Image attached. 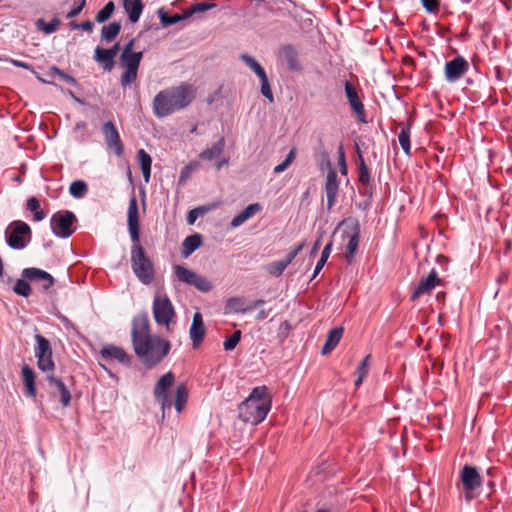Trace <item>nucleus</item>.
<instances>
[{
    "instance_id": "obj_1",
    "label": "nucleus",
    "mask_w": 512,
    "mask_h": 512,
    "mask_svg": "<svg viewBox=\"0 0 512 512\" xmlns=\"http://www.w3.org/2000/svg\"><path fill=\"white\" fill-rule=\"evenodd\" d=\"M131 339L135 354L148 369L160 364L171 349L168 340L150 334L149 318L145 313L133 318Z\"/></svg>"
},
{
    "instance_id": "obj_2",
    "label": "nucleus",
    "mask_w": 512,
    "mask_h": 512,
    "mask_svg": "<svg viewBox=\"0 0 512 512\" xmlns=\"http://www.w3.org/2000/svg\"><path fill=\"white\" fill-rule=\"evenodd\" d=\"M194 98L195 89L187 83L161 90L153 99V113L157 118H164L186 108Z\"/></svg>"
},
{
    "instance_id": "obj_3",
    "label": "nucleus",
    "mask_w": 512,
    "mask_h": 512,
    "mask_svg": "<svg viewBox=\"0 0 512 512\" xmlns=\"http://www.w3.org/2000/svg\"><path fill=\"white\" fill-rule=\"evenodd\" d=\"M272 399L266 386L255 387L249 396L239 404V418L253 425L261 423L271 409Z\"/></svg>"
},
{
    "instance_id": "obj_4",
    "label": "nucleus",
    "mask_w": 512,
    "mask_h": 512,
    "mask_svg": "<svg viewBox=\"0 0 512 512\" xmlns=\"http://www.w3.org/2000/svg\"><path fill=\"white\" fill-rule=\"evenodd\" d=\"M131 266L137 279L144 285L152 283L155 277L153 262L146 256L144 248L139 242L131 248Z\"/></svg>"
},
{
    "instance_id": "obj_5",
    "label": "nucleus",
    "mask_w": 512,
    "mask_h": 512,
    "mask_svg": "<svg viewBox=\"0 0 512 512\" xmlns=\"http://www.w3.org/2000/svg\"><path fill=\"white\" fill-rule=\"evenodd\" d=\"M6 244L14 250H22L27 247L32 238L30 226L22 220L12 221L4 232Z\"/></svg>"
},
{
    "instance_id": "obj_6",
    "label": "nucleus",
    "mask_w": 512,
    "mask_h": 512,
    "mask_svg": "<svg viewBox=\"0 0 512 512\" xmlns=\"http://www.w3.org/2000/svg\"><path fill=\"white\" fill-rule=\"evenodd\" d=\"M76 222V216L68 210L54 213L50 219V226L53 234L59 238H68L73 232V225Z\"/></svg>"
},
{
    "instance_id": "obj_7",
    "label": "nucleus",
    "mask_w": 512,
    "mask_h": 512,
    "mask_svg": "<svg viewBox=\"0 0 512 512\" xmlns=\"http://www.w3.org/2000/svg\"><path fill=\"white\" fill-rule=\"evenodd\" d=\"M175 383V375L169 371L162 375L156 382L153 390L155 400L160 404L162 411L173 407V401L168 395L169 389Z\"/></svg>"
},
{
    "instance_id": "obj_8",
    "label": "nucleus",
    "mask_w": 512,
    "mask_h": 512,
    "mask_svg": "<svg viewBox=\"0 0 512 512\" xmlns=\"http://www.w3.org/2000/svg\"><path fill=\"white\" fill-rule=\"evenodd\" d=\"M152 310L155 322L160 326H166L169 330V324L175 316V310L170 299L166 295H157L154 298Z\"/></svg>"
},
{
    "instance_id": "obj_9",
    "label": "nucleus",
    "mask_w": 512,
    "mask_h": 512,
    "mask_svg": "<svg viewBox=\"0 0 512 512\" xmlns=\"http://www.w3.org/2000/svg\"><path fill=\"white\" fill-rule=\"evenodd\" d=\"M460 479L466 500H471L475 496L473 492L482 485V479L478 469L475 466L465 465L460 472Z\"/></svg>"
},
{
    "instance_id": "obj_10",
    "label": "nucleus",
    "mask_w": 512,
    "mask_h": 512,
    "mask_svg": "<svg viewBox=\"0 0 512 512\" xmlns=\"http://www.w3.org/2000/svg\"><path fill=\"white\" fill-rule=\"evenodd\" d=\"M102 134L107 150L113 152L117 157H121L124 153V145L112 121H107L103 124Z\"/></svg>"
},
{
    "instance_id": "obj_11",
    "label": "nucleus",
    "mask_w": 512,
    "mask_h": 512,
    "mask_svg": "<svg viewBox=\"0 0 512 512\" xmlns=\"http://www.w3.org/2000/svg\"><path fill=\"white\" fill-rule=\"evenodd\" d=\"M469 70V63L463 56H456L447 61L444 68L445 80L454 83L463 77Z\"/></svg>"
},
{
    "instance_id": "obj_12",
    "label": "nucleus",
    "mask_w": 512,
    "mask_h": 512,
    "mask_svg": "<svg viewBox=\"0 0 512 512\" xmlns=\"http://www.w3.org/2000/svg\"><path fill=\"white\" fill-rule=\"evenodd\" d=\"M349 228L351 234L348 231H344L343 236H347L349 238L348 243L346 245L345 259L349 264H351L354 260L355 253L357 252L359 247L361 231L360 224L356 219L350 220Z\"/></svg>"
},
{
    "instance_id": "obj_13",
    "label": "nucleus",
    "mask_w": 512,
    "mask_h": 512,
    "mask_svg": "<svg viewBox=\"0 0 512 512\" xmlns=\"http://www.w3.org/2000/svg\"><path fill=\"white\" fill-rule=\"evenodd\" d=\"M344 88L349 105L356 114L358 121L361 123H366L367 119L364 105L358 95L356 88L349 81H345Z\"/></svg>"
},
{
    "instance_id": "obj_14",
    "label": "nucleus",
    "mask_w": 512,
    "mask_h": 512,
    "mask_svg": "<svg viewBox=\"0 0 512 512\" xmlns=\"http://www.w3.org/2000/svg\"><path fill=\"white\" fill-rule=\"evenodd\" d=\"M127 218H128L127 219L128 230H129L131 241L133 243H137V242H139V239H140V229H139L138 205H137V199L135 196H132L130 198Z\"/></svg>"
},
{
    "instance_id": "obj_15",
    "label": "nucleus",
    "mask_w": 512,
    "mask_h": 512,
    "mask_svg": "<svg viewBox=\"0 0 512 512\" xmlns=\"http://www.w3.org/2000/svg\"><path fill=\"white\" fill-rule=\"evenodd\" d=\"M21 276L27 280L41 283L43 290L50 289L55 282L51 274L35 267L23 269Z\"/></svg>"
},
{
    "instance_id": "obj_16",
    "label": "nucleus",
    "mask_w": 512,
    "mask_h": 512,
    "mask_svg": "<svg viewBox=\"0 0 512 512\" xmlns=\"http://www.w3.org/2000/svg\"><path fill=\"white\" fill-rule=\"evenodd\" d=\"M100 356L105 360H115L126 367L131 365V356L121 347L113 344L104 345L100 350Z\"/></svg>"
},
{
    "instance_id": "obj_17",
    "label": "nucleus",
    "mask_w": 512,
    "mask_h": 512,
    "mask_svg": "<svg viewBox=\"0 0 512 512\" xmlns=\"http://www.w3.org/2000/svg\"><path fill=\"white\" fill-rule=\"evenodd\" d=\"M440 282L437 272L433 269L426 278L419 281L411 294V299L416 300L422 295L430 293Z\"/></svg>"
},
{
    "instance_id": "obj_18",
    "label": "nucleus",
    "mask_w": 512,
    "mask_h": 512,
    "mask_svg": "<svg viewBox=\"0 0 512 512\" xmlns=\"http://www.w3.org/2000/svg\"><path fill=\"white\" fill-rule=\"evenodd\" d=\"M324 189H325V193H326V197H327V208H328V210H330L336 202L338 190H339V182L337 179V173L332 168H330L327 172Z\"/></svg>"
},
{
    "instance_id": "obj_19",
    "label": "nucleus",
    "mask_w": 512,
    "mask_h": 512,
    "mask_svg": "<svg viewBox=\"0 0 512 512\" xmlns=\"http://www.w3.org/2000/svg\"><path fill=\"white\" fill-rule=\"evenodd\" d=\"M279 55L286 62L287 68L290 71L297 72L302 70V65L298 58V51L293 45H283L280 48Z\"/></svg>"
},
{
    "instance_id": "obj_20",
    "label": "nucleus",
    "mask_w": 512,
    "mask_h": 512,
    "mask_svg": "<svg viewBox=\"0 0 512 512\" xmlns=\"http://www.w3.org/2000/svg\"><path fill=\"white\" fill-rule=\"evenodd\" d=\"M190 339L192 340L193 347H198L203 341L205 335V326L203 323L202 314L196 312L193 315L192 324L189 330Z\"/></svg>"
},
{
    "instance_id": "obj_21",
    "label": "nucleus",
    "mask_w": 512,
    "mask_h": 512,
    "mask_svg": "<svg viewBox=\"0 0 512 512\" xmlns=\"http://www.w3.org/2000/svg\"><path fill=\"white\" fill-rule=\"evenodd\" d=\"M22 379L25 386L26 395L35 398L37 395L36 390V374L32 368L24 364L21 368Z\"/></svg>"
},
{
    "instance_id": "obj_22",
    "label": "nucleus",
    "mask_w": 512,
    "mask_h": 512,
    "mask_svg": "<svg viewBox=\"0 0 512 512\" xmlns=\"http://www.w3.org/2000/svg\"><path fill=\"white\" fill-rule=\"evenodd\" d=\"M262 210L259 203L249 204L241 213L236 215L230 222V227L235 229L244 224L248 219L252 218Z\"/></svg>"
},
{
    "instance_id": "obj_23",
    "label": "nucleus",
    "mask_w": 512,
    "mask_h": 512,
    "mask_svg": "<svg viewBox=\"0 0 512 512\" xmlns=\"http://www.w3.org/2000/svg\"><path fill=\"white\" fill-rule=\"evenodd\" d=\"M47 380L51 386H54L60 394V402L63 407H67L71 403V393L67 388L66 384L58 377L54 375H48Z\"/></svg>"
},
{
    "instance_id": "obj_24",
    "label": "nucleus",
    "mask_w": 512,
    "mask_h": 512,
    "mask_svg": "<svg viewBox=\"0 0 512 512\" xmlns=\"http://www.w3.org/2000/svg\"><path fill=\"white\" fill-rule=\"evenodd\" d=\"M123 8L128 14L131 23L139 21L144 9L142 0H123Z\"/></svg>"
},
{
    "instance_id": "obj_25",
    "label": "nucleus",
    "mask_w": 512,
    "mask_h": 512,
    "mask_svg": "<svg viewBox=\"0 0 512 512\" xmlns=\"http://www.w3.org/2000/svg\"><path fill=\"white\" fill-rule=\"evenodd\" d=\"M343 334V328L335 327L331 329L326 337V341L321 349L322 355L330 353L339 343Z\"/></svg>"
},
{
    "instance_id": "obj_26",
    "label": "nucleus",
    "mask_w": 512,
    "mask_h": 512,
    "mask_svg": "<svg viewBox=\"0 0 512 512\" xmlns=\"http://www.w3.org/2000/svg\"><path fill=\"white\" fill-rule=\"evenodd\" d=\"M94 59L107 72H110L115 65V59L110 55V52L106 51V49L101 48L99 46H97L95 49Z\"/></svg>"
},
{
    "instance_id": "obj_27",
    "label": "nucleus",
    "mask_w": 512,
    "mask_h": 512,
    "mask_svg": "<svg viewBox=\"0 0 512 512\" xmlns=\"http://www.w3.org/2000/svg\"><path fill=\"white\" fill-rule=\"evenodd\" d=\"M225 144H226L225 138L220 137L215 144H213L211 147H208L205 150H203L200 153L199 157L203 160H208V161L214 160L222 154V152L225 149Z\"/></svg>"
},
{
    "instance_id": "obj_28",
    "label": "nucleus",
    "mask_w": 512,
    "mask_h": 512,
    "mask_svg": "<svg viewBox=\"0 0 512 512\" xmlns=\"http://www.w3.org/2000/svg\"><path fill=\"white\" fill-rule=\"evenodd\" d=\"M202 244V236L198 233L187 236L182 243V255L189 257Z\"/></svg>"
},
{
    "instance_id": "obj_29",
    "label": "nucleus",
    "mask_w": 512,
    "mask_h": 512,
    "mask_svg": "<svg viewBox=\"0 0 512 512\" xmlns=\"http://www.w3.org/2000/svg\"><path fill=\"white\" fill-rule=\"evenodd\" d=\"M188 400V389L187 386L183 383L178 384L175 392V399L173 401V406L175 407L177 413H181L187 403Z\"/></svg>"
},
{
    "instance_id": "obj_30",
    "label": "nucleus",
    "mask_w": 512,
    "mask_h": 512,
    "mask_svg": "<svg viewBox=\"0 0 512 512\" xmlns=\"http://www.w3.org/2000/svg\"><path fill=\"white\" fill-rule=\"evenodd\" d=\"M143 58V52L121 53L120 66L122 68H138Z\"/></svg>"
},
{
    "instance_id": "obj_31",
    "label": "nucleus",
    "mask_w": 512,
    "mask_h": 512,
    "mask_svg": "<svg viewBox=\"0 0 512 512\" xmlns=\"http://www.w3.org/2000/svg\"><path fill=\"white\" fill-rule=\"evenodd\" d=\"M61 24L59 17L55 16L50 22H46L43 18H39L35 22V27L38 31L46 35L55 33Z\"/></svg>"
},
{
    "instance_id": "obj_32",
    "label": "nucleus",
    "mask_w": 512,
    "mask_h": 512,
    "mask_svg": "<svg viewBox=\"0 0 512 512\" xmlns=\"http://www.w3.org/2000/svg\"><path fill=\"white\" fill-rule=\"evenodd\" d=\"M137 158L141 165V171H142L144 180L146 182H148L150 179V175H151L152 158L144 149L138 150Z\"/></svg>"
},
{
    "instance_id": "obj_33",
    "label": "nucleus",
    "mask_w": 512,
    "mask_h": 512,
    "mask_svg": "<svg viewBox=\"0 0 512 512\" xmlns=\"http://www.w3.org/2000/svg\"><path fill=\"white\" fill-rule=\"evenodd\" d=\"M34 339L37 343L34 348L35 357H42L47 354H52V347L48 339L41 334H35Z\"/></svg>"
},
{
    "instance_id": "obj_34",
    "label": "nucleus",
    "mask_w": 512,
    "mask_h": 512,
    "mask_svg": "<svg viewBox=\"0 0 512 512\" xmlns=\"http://www.w3.org/2000/svg\"><path fill=\"white\" fill-rule=\"evenodd\" d=\"M174 274L180 282L192 285L197 273L183 265H176L174 266Z\"/></svg>"
},
{
    "instance_id": "obj_35",
    "label": "nucleus",
    "mask_w": 512,
    "mask_h": 512,
    "mask_svg": "<svg viewBox=\"0 0 512 512\" xmlns=\"http://www.w3.org/2000/svg\"><path fill=\"white\" fill-rule=\"evenodd\" d=\"M359 164H358V181L365 187L371 184L370 171L365 164L364 158L360 151H358Z\"/></svg>"
},
{
    "instance_id": "obj_36",
    "label": "nucleus",
    "mask_w": 512,
    "mask_h": 512,
    "mask_svg": "<svg viewBox=\"0 0 512 512\" xmlns=\"http://www.w3.org/2000/svg\"><path fill=\"white\" fill-rule=\"evenodd\" d=\"M121 30V24L118 22H112L109 25H105L101 29V38L106 42L113 41Z\"/></svg>"
},
{
    "instance_id": "obj_37",
    "label": "nucleus",
    "mask_w": 512,
    "mask_h": 512,
    "mask_svg": "<svg viewBox=\"0 0 512 512\" xmlns=\"http://www.w3.org/2000/svg\"><path fill=\"white\" fill-rule=\"evenodd\" d=\"M26 205H27V209L34 214L33 215L34 221L40 222L46 217L45 212L40 209V202L36 197H30L27 200Z\"/></svg>"
},
{
    "instance_id": "obj_38",
    "label": "nucleus",
    "mask_w": 512,
    "mask_h": 512,
    "mask_svg": "<svg viewBox=\"0 0 512 512\" xmlns=\"http://www.w3.org/2000/svg\"><path fill=\"white\" fill-rule=\"evenodd\" d=\"M240 59L260 78L266 75L264 68L252 56L248 54H241Z\"/></svg>"
},
{
    "instance_id": "obj_39",
    "label": "nucleus",
    "mask_w": 512,
    "mask_h": 512,
    "mask_svg": "<svg viewBox=\"0 0 512 512\" xmlns=\"http://www.w3.org/2000/svg\"><path fill=\"white\" fill-rule=\"evenodd\" d=\"M88 191V185L83 180H75L70 184L69 192L77 199L83 198Z\"/></svg>"
},
{
    "instance_id": "obj_40",
    "label": "nucleus",
    "mask_w": 512,
    "mask_h": 512,
    "mask_svg": "<svg viewBox=\"0 0 512 512\" xmlns=\"http://www.w3.org/2000/svg\"><path fill=\"white\" fill-rule=\"evenodd\" d=\"M332 247H333V243H332V241H330L322 250L320 259L318 260V262L315 266L314 273H313L311 280H313L319 274V272L322 270V268L324 267L325 263L327 262V260L329 258V255L332 251Z\"/></svg>"
},
{
    "instance_id": "obj_41",
    "label": "nucleus",
    "mask_w": 512,
    "mask_h": 512,
    "mask_svg": "<svg viewBox=\"0 0 512 512\" xmlns=\"http://www.w3.org/2000/svg\"><path fill=\"white\" fill-rule=\"evenodd\" d=\"M13 292L19 296L28 298L32 293V289L27 279L23 278L16 280L13 286Z\"/></svg>"
},
{
    "instance_id": "obj_42",
    "label": "nucleus",
    "mask_w": 512,
    "mask_h": 512,
    "mask_svg": "<svg viewBox=\"0 0 512 512\" xmlns=\"http://www.w3.org/2000/svg\"><path fill=\"white\" fill-rule=\"evenodd\" d=\"M399 144L406 155H410L411 144H410V129L409 127H403L398 135Z\"/></svg>"
},
{
    "instance_id": "obj_43",
    "label": "nucleus",
    "mask_w": 512,
    "mask_h": 512,
    "mask_svg": "<svg viewBox=\"0 0 512 512\" xmlns=\"http://www.w3.org/2000/svg\"><path fill=\"white\" fill-rule=\"evenodd\" d=\"M211 210V206L203 205L198 206L194 209H191L186 216V221L188 225H193L195 221L200 217L201 215H204L205 213L209 212Z\"/></svg>"
},
{
    "instance_id": "obj_44",
    "label": "nucleus",
    "mask_w": 512,
    "mask_h": 512,
    "mask_svg": "<svg viewBox=\"0 0 512 512\" xmlns=\"http://www.w3.org/2000/svg\"><path fill=\"white\" fill-rule=\"evenodd\" d=\"M37 367L43 372H52L55 369V363L52 354H47L42 357H37Z\"/></svg>"
},
{
    "instance_id": "obj_45",
    "label": "nucleus",
    "mask_w": 512,
    "mask_h": 512,
    "mask_svg": "<svg viewBox=\"0 0 512 512\" xmlns=\"http://www.w3.org/2000/svg\"><path fill=\"white\" fill-rule=\"evenodd\" d=\"M125 71L123 72L120 84L122 87L130 86L132 83H134L138 76V68H124Z\"/></svg>"
},
{
    "instance_id": "obj_46",
    "label": "nucleus",
    "mask_w": 512,
    "mask_h": 512,
    "mask_svg": "<svg viewBox=\"0 0 512 512\" xmlns=\"http://www.w3.org/2000/svg\"><path fill=\"white\" fill-rule=\"evenodd\" d=\"M288 265H289V263L284 258L282 260L270 263L267 267V271L271 275H273L275 277H279L283 274L284 270L287 268Z\"/></svg>"
},
{
    "instance_id": "obj_47",
    "label": "nucleus",
    "mask_w": 512,
    "mask_h": 512,
    "mask_svg": "<svg viewBox=\"0 0 512 512\" xmlns=\"http://www.w3.org/2000/svg\"><path fill=\"white\" fill-rule=\"evenodd\" d=\"M158 15L163 27H169L183 19L179 14L169 15L163 9L158 10Z\"/></svg>"
},
{
    "instance_id": "obj_48",
    "label": "nucleus",
    "mask_w": 512,
    "mask_h": 512,
    "mask_svg": "<svg viewBox=\"0 0 512 512\" xmlns=\"http://www.w3.org/2000/svg\"><path fill=\"white\" fill-rule=\"evenodd\" d=\"M114 10H115L114 3L112 1H109L108 3L105 4V6L100 11H98V13L96 15V21L98 23H104L112 16Z\"/></svg>"
},
{
    "instance_id": "obj_49",
    "label": "nucleus",
    "mask_w": 512,
    "mask_h": 512,
    "mask_svg": "<svg viewBox=\"0 0 512 512\" xmlns=\"http://www.w3.org/2000/svg\"><path fill=\"white\" fill-rule=\"evenodd\" d=\"M192 286L197 288L201 292H209L212 289L211 282L199 274H196Z\"/></svg>"
},
{
    "instance_id": "obj_50",
    "label": "nucleus",
    "mask_w": 512,
    "mask_h": 512,
    "mask_svg": "<svg viewBox=\"0 0 512 512\" xmlns=\"http://www.w3.org/2000/svg\"><path fill=\"white\" fill-rule=\"evenodd\" d=\"M260 82H261V94L269 101V102H273L274 101V96H273V92H272V89H271V86L269 84V80H268V77H267V74L260 77Z\"/></svg>"
},
{
    "instance_id": "obj_51",
    "label": "nucleus",
    "mask_w": 512,
    "mask_h": 512,
    "mask_svg": "<svg viewBox=\"0 0 512 512\" xmlns=\"http://www.w3.org/2000/svg\"><path fill=\"white\" fill-rule=\"evenodd\" d=\"M241 340V331L236 330L230 337H228L224 343L223 347L226 351H232L238 345Z\"/></svg>"
},
{
    "instance_id": "obj_52",
    "label": "nucleus",
    "mask_w": 512,
    "mask_h": 512,
    "mask_svg": "<svg viewBox=\"0 0 512 512\" xmlns=\"http://www.w3.org/2000/svg\"><path fill=\"white\" fill-rule=\"evenodd\" d=\"M295 154H296L295 149H291L290 152L287 154L285 160L274 167V173L280 174V173L284 172L289 167V165L293 162V160L295 158Z\"/></svg>"
},
{
    "instance_id": "obj_53",
    "label": "nucleus",
    "mask_w": 512,
    "mask_h": 512,
    "mask_svg": "<svg viewBox=\"0 0 512 512\" xmlns=\"http://www.w3.org/2000/svg\"><path fill=\"white\" fill-rule=\"evenodd\" d=\"M51 70L57 74L61 80H63L64 82L66 83H69L71 85H76V79L70 75H68L67 73H65L63 70L59 69L58 67L56 66H53L51 68Z\"/></svg>"
},
{
    "instance_id": "obj_54",
    "label": "nucleus",
    "mask_w": 512,
    "mask_h": 512,
    "mask_svg": "<svg viewBox=\"0 0 512 512\" xmlns=\"http://www.w3.org/2000/svg\"><path fill=\"white\" fill-rule=\"evenodd\" d=\"M214 7H216V4H214V3H204V2L195 3L191 7V13L205 12Z\"/></svg>"
},
{
    "instance_id": "obj_55",
    "label": "nucleus",
    "mask_w": 512,
    "mask_h": 512,
    "mask_svg": "<svg viewBox=\"0 0 512 512\" xmlns=\"http://www.w3.org/2000/svg\"><path fill=\"white\" fill-rule=\"evenodd\" d=\"M86 5V0H79V3L76 4L67 14H66V18L70 19V18H74L76 17L78 14L81 13V11L83 10V8L85 7Z\"/></svg>"
},
{
    "instance_id": "obj_56",
    "label": "nucleus",
    "mask_w": 512,
    "mask_h": 512,
    "mask_svg": "<svg viewBox=\"0 0 512 512\" xmlns=\"http://www.w3.org/2000/svg\"><path fill=\"white\" fill-rule=\"evenodd\" d=\"M423 7L429 13H435L439 8V0H421Z\"/></svg>"
},
{
    "instance_id": "obj_57",
    "label": "nucleus",
    "mask_w": 512,
    "mask_h": 512,
    "mask_svg": "<svg viewBox=\"0 0 512 512\" xmlns=\"http://www.w3.org/2000/svg\"><path fill=\"white\" fill-rule=\"evenodd\" d=\"M305 246V243H300L298 244L297 246H295L293 249H291L287 255L285 256V259L287 260V262L290 264L294 259L295 257L298 255V253L304 248Z\"/></svg>"
},
{
    "instance_id": "obj_58",
    "label": "nucleus",
    "mask_w": 512,
    "mask_h": 512,
    "mask_svg": "<svg viewBox=\"0 0 512 512\" xmlns=\"http://www.w3.org/2000/svg\"><path fill=\"white\" fill-rule=\"evenodd\" d=\"M263 304H265V300H263V299H257V300H255V301H252V302L250 303V305H249V306H247V307H245V308H236V312H237V313H246V312L251 311V310H253V309H255V308H257L258 306H261V305H263Z\"/></svg>"
},
{
    "instance_id": "obj_59",
    "label": "nucleus",
    "mask_w": 512,
    "mask_h": 512,
    "mask_svg": "<svg viewBox=\"0 0 512 512\" xmlns=\"http://www.w3.org/2000/svg\"><path fill=\"white\" fill-rule=\"evenodd\" d=\"M370 355H367L362 362L359 364L357 368V374L366 376L368 373V363H369Z\"/></svg>"
},
{
    "instance_id": "obj_60",
    "label": "nucleus",
    "mask_w": 512,
    "mask_h": 512,
    "mask_svg": "<svg viewBox=\"0 0 512 512\" xmlns=\"http://www.w3.org/2000/svg\"><path fill=\"white\" fill-rule=\"evenodd\" d=\"M227 305L229 307L233 308L235 312H236V308H244L243 307V300L240 299V298H230L228 300V304Z\"/></svg>"
},
{
    "instance_id": "obj_61",
    "label": "nucleus",
    "mask_w": 512,
    "mask_h": 512,
    "mask_svg": "<svg viewBox=\"0 0 512 512\" xmlns=\"http://www.w3.org/2000/svg\"><path fill=\"white\" fill-rule=\"evenodd\" d=\"M10 63L15 67L23 68L26 70H30L32 68L31 64L16 59H11Z\"/></svg>"
},
{
    "instance_id": "obj_62",
    "label": "nucleus",
    "mask_w": 512,
    "mask_h": 512,
    "mask_svg": "<svg viewBox=\"0 0 512 512\" xmlns=\"http://www.w3.org/2000/svg\"><path fill=\"white\" fill-rule=\"evenodd\" d=\"M80 29H83L84 31L91 33L93 31L94 25L90 20H86L82 23H80Z\"/></svg>"
},
{
    "instance_id": "obj_63",
    "label": "nucleus",
    "mask_w": 512,
    "mask_h": 512,
    "mask_svg": "<svg viewBox=\"0 0 512 512\" xmlns=\"http://www.w3.org/2000/svg\"><path fill=\"white\" fill-rule=\"evenodd\" d=\"M135 39H130L124 46L122 53H134L133 47H134Z\"/></svg>"
},
{
    "instance_id": "obj_64",
    "label": "nucleus",
    "mask_w": 512,
    "mask_h": 512,
    "mask_svg": "<svg viewBox=\"0 0 512 512\" xmlns=\"http://www.w3.org/2000/svg\"><path fill=\"white\" fill-rule=\"evenodd\" d=\"M338 165H339L340 173L342 175L346 176L347 172H348L347 165H346V159H338Z\"/></svg>"
}]
</instances>
